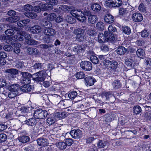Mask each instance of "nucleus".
Returning a JSON list of instances; mask_svg holds the SVG:
<instances>
[{
    "label": "nucleus",
    "instance_id": "nucleus-22",
    "mask_svg": "<svg viewBox=\"0 0 151 151\" xmlns=\"http://www.w3.org/2000/svg\"><path fill=\"white\" fill-rule=\"evenodd\" d=\"M104 34L106 37V39L110 41H113L115 40L114 35L111 32L105 31Z\"/></svg>",
    "mask_w": 151,
    "mask_h": 151
},
{
    "label": "nucleus",
    "instance_id": "nucleus-11",
    "mask_svg": "<svg viewBox=\"0 0 151 151\" xmlns=\"http://www.w3.org/2000/svg\"><path fill=\"white\" fill-rule=\"evenodd\" d=\"M70 48L71 51L74 52V55L76 54H78V53L82 51L83 50V47L80 45H73L71 46Z\"/></svg>",
    "mask_w": 151,
    "mask_h": 151
},
{
    "label": "nucleus",
    "instance_id": "nucleus-29",
    "mask_svg": "<svg viewBox=\"0 0 151 151\" xmlns=\"http://www.w3.org/2000/svg\"><path fill=\"white\" fill-rule=\"evenodd\" d=\"M91 8L94 11L99 12L101 9V6L99 4L96 3L92 4Z\"/></svg>",
    "mask_w": 151,
    "mask_h": 151
},
{
    "label": "nucleus",
    "instance_id": "nucleus-18",
    "mask_svg": "<svg viewBox=\"0 0 151 151\" xmlns=\"http://www.w3.org/2000/svg\"><path fill=\"white\" fill-rule=\"evenodd\" d=\"M17 139L20 142L23 143H26L30 140V138L28 136L24 135L19 137Z\"/></svg>",
    "mask_w": 151,
    "mask_h": 151
},
{
    "label": "nucleus",
    "instance_id": "nucleus-44",
    "mask_svg": "<svg viewBox=\"0 0 151 151\" xmlns=\"http://www.w3.org/2000/svg\"><path fill=\"white\" fill-rule=\"evenodd\" d=\"M90 60L93 63L96 64L98 63L99 60L98 58L96 56L92 55L90 57Z\"/></svg>",
    "mask_w": 151,
    "mask_h": 151
},
{
    "label": "nucleus",
    "instance_id": "nucleus-16",
    "mask_svg": "<svg viewBox=\"0 0 151 151\" xmlns=\"http://www.w3.org/2000/svg\"><path fill=\"white\" fill-rule=\"evenodd\" d=\"M31 32L33 34H38L40 33L42 30L41 27L38 25H36L32 27L30 29Z\"/></svg>",
    "mask_w": 151,
    "mask_h": 151
},
{
    "label": "nucleus",
    "instance_id": "nucleus-25",
    "mask_svg": "<svg viewBox=\"0 0 151 151\" xmlns=\"http://www.w3.org/2000/svg\"><path fill=\"white\" fill-rule=\"evenodd\" d=\"M27 52L29 54L35 55L38 53L39 51L36 48L29 47L27 48Z\"/></svg>",
    "mask_w": 151,
    "mask_h": 151
},
{
    "label": "nucleus",
    "instance_id": "nucleus-30",
    "mask_svg": "<svg viewBox=\"0 0 151 151\" xmlns=\"http://www.w3.org/2000/svg\"><path fill=\"white\" fill-rule=\"evenodd\" d=\"M74 9V8L72 6H68L66 5H63L62 8V9H63L65 12L67 11L68 12H72L75 10Z\"/></svg>",
    "mask_w": 151,
    "mask_h": 151
},
{
    "label": "nucleus",
    "instance_id": "nucleus-47",
    "mask_svg": "<svg viewBox=\"0 0 151 151\" xmlns=\"http://www.w3.org/2000/svg\"><path fill=\"white\" fill-rule=\"evenodd\" d=\"M113 87L116 89L118 88L121 86L119 81L118 80L114 81L113 83Z\"/></svg>",
    "mask_w": 151,
    "mask_h": 151
},
{
    "label": "nucleus",
    "instance_id": "nucleus-3",
    "mask_svg": "<svg viewBox=\"0 0 151 151\" xmlns=\"http://www.w3.org/2000/svg\"><path fill=\"white\" fill-rule=\"evenodd\" d=\"M104 66H109V67L114 70H115L118 66V63L116 61H110L109 60H105L103 62Z\"/></svg>",
    "mask_w": 151,
    "mask_h": 151
},
{
    "label": "nucleus",
    "instance_id": "nucleus-60",
    "mask_svg": "<svg viewBox=\"0 0 151 151\" xmlns=\"http://www.w3.org/2000/svg\"><path fill=\"white\" fill-rule=\"evenodd\" d=\"M43 64L42 63H37L33 66L35 70H39L42 69Z\"/></svg>",
    "mask_w": 151,
    "mask_h": 151
},
{
    "label": "nucleus",
    "instance_id": "nucleus-8",
    "mask_svg": "<svg viewBox=\"0 0 151 151\" xmlns=\"http://www.w3.org/2000/svg\"><path fill=\"white\" fill-rule=\"evenodd\" d=\"M70 134L73 138L78 139L82 136V133L81 131L78 129L71 130L70 132Z\"/></svg>",
    "mask_w": 151,
    "mask_h": 151
},
{
    "label": "nucleus",
    "instance_id": "nucleus-33",
    "mask_svg": "<svg viewBox=\"0 0 151 151\" xmlns=\"http://www.w3.org/2000/svg\"><path fill=\"white\" fill-rule=\"evenodd\" d=\"M25 122V124L29 126H34L36 124L35 119L32 118L26 120Z\"/></svg>",
    "mask_w": 151,
    "mask_h": 151
},
{
    "label": "nucleus",
    "instance_id": "nucleus-39",
    "mask_svg": "<svg viewBox=\"0 0 151 151\" xmlns=\"http://www.w3.org/2000/svg\"><path fill=\"white\" fill-rule=\"evenodd\" d=\"M133 60L130 58H127L126 59L125 61V64L129 68H131L132 67V64Z\"/></svg>",
    "mask_w": 151,
    "mask_h": 151
},
{
    "label": "nucleus",
    "instance_id": "nucleus-63",
    "mask_svg": "<svg viewBox=\"0 0 151 151\" xmlns=\"http://www.w3.org/2000/svg\"><path fill=\"white\" fill-rule=\"evenodd\" d=\"M3 48L5 51L9 52L12 51L13 49L11 45H4Z\"/></svg>",
    "mask_w": 151,
    "mask_h": 151
},
{
    "label": "nucleus",
    "instance_id": "nucleus-12",
    "mask_svg": "<svg viewBox=\"0 0 151 151\" xmlns=\"http://www.w3.org/2000/svg\"><path fill=\"white\" fill-rule=\"evenodd\" d=\"M132 18L134 22H139L142 21L143 19V17L140 13H135L132 14Z\"/></svg>",
    "mask_w": 151,
    "mask_h": 151
},
{
    "label": "nucleus",
    "instance_id": "nucleus-54",
    "mask_svg": "<svg viewBox=\"0 0 151 151\" xmlns=\"http://www.w3.org/2000/svg\"><path fill=\"white\" fill-rule=\"evenodd\" d=\"M42 4H40L39 6H35L33 10L34 11L39 13L41 12V11H42Z\"/></svg>",
    "mask_w": 151,
    "mask_h": 151
},
{
    "label": "nucleus",
    "instance_id": "nucleus-21",
    "mask_svg": "<svg viewBox=\"0 0 151 151\" xmlns=\"http://www.w3.org/2000/svg\"><path fill=\"white\" fill-rule=\"evenodd\" d=\"M20 89L23 92H28L31 91L32 88L31 86L29 84H24L21 87Z\"/></svg>",
    "mask_w": 151,
    "mask_h": 151
},
{
    "label": "nucleus",
    "instance_id": "nucleus-37",
    "mask_svg": "<svg viewBox=\"0 0 151 151\" xmlns=\"http://www.w3.org/2000/svg\"><path fill=\"white\" fill-rule=\"evenodd\" d=\"M96 26L97 29L100 31L104 30L105 28L104 24L101 22H98L96 24Z\"/></svg>",
    "mask_w": 151,
    "mask_h": 151
},
{
    "label": "nucleus",
    "instance_id": "nucleus-64",
    "mask_svg": "<svg viewBox=\"0 0 151 151\" xmlns=\"http://www.w3.org/2000/svg\"><path fill=\"white\" fill-rule=\"evenodd\" d=\"M144 118L147 120H151V112H146L143 115Z\"/></svg>",
    "mask_w": 151,
    "mask_h": 151
},
{
    "label": "nucleus",
    "instance_id": "nucleus-55",
    "mask_svg": "<svg viewBox=\"0 0 151 151\" xmlns=\"http://www.w3.org/2000/svg\"><path fill=\"white\" fill-rule=\"evenodd\" d=\"M47 122L49 124H52L56 121V119L54 117H49L47 119Z\"/></svg>",
    "mask_w": 151,
    "mask_h": 151
},
{
    "label": "nucleus",
    "instance_id": "nucleus-6",
    "mask_svg": "<svg viewBox=\"0 0 151 151\" xmlns=\"http://www.w3.org/2000/svg\"><path fill=\"white\" fill-rule=\"evenodd\" d=\"M5 72L8 74L7 75V77L10 79L16 78V75L18 73V70L14 68L6 69L5 70Z\"/></svg>",
    "mask_w": 151,
    "mask_h": 151
},
{
    "label": "nucleus",
    "instance_id": "nucleus-46",
    "mask_svg": "<svg viewBox=\"0 0 151 151\" xmlns=\"http://www.w3.org/2000/svg\"><path fill=\"white\" fill-rule=\"evenodd\" d=\"M138 9L140 12L144 13L146 11L145 5L143 3H141L139 4L138 7Z\"/></svg>",
    "mask_w": 151,
    "mask_h": 151
},
{
    "label": "nucleus",
    "instance_id": "nucleus-19",
    "mask_svg": "<svg viewBox=\"0 0 151 151\" xmlns=\"http://www.w3.org/2000/svg\"><path fill=\"white\" fill-rule=\"evenodd\" d=\"M106 39V37L105 35L103 33H100L99 34L98 37V42L100 43H104Z\"/></svg>",
    "mask_w": 151,
    "mask_h": 151
},
{
    "label": "nucleus",
    "instance_id": "nucleus-14",
    "mask_svg": "<svg viewBox=\"0 0 151 151\" xmlns=\"http://www.w3.org/2000/svg\"><path fill=\"white\" fill-rule=\"evenodd\" d=\"M51 27H47L44 29L43 33L45 35L48 36H52L55 34V31L54 29Z\"/></svg>",
    "mask_w": 151,
    "mask_h": 151
},
{
    "label": "nucleus",
    "instance_id": "nucleus-10",
    "mask_svg": "<svg viewBox=\"0 0 151 151\" xmlns=\"http://www.w3.org/2000/svg\"><path fill=\"white\" fill-rule=\"evenodd\" d=\"M84 81L86 85L89 86L93 85L94 83L96 81V79L91 76L86 77L84 79Z\"/></svg>",
    "mask_w": 151,
    "mask_h": 151
},
{
    "label": "nucleus",
    "instance_id": "nucleus-41",
    "mask_svg": "<svg viewBox=\"0 0 151 151\" xmlns=\"http://www.w3.org/2000/svg\"><path fill=\"white\" fill-rule=\"evenodd\" d=\"M26 16L29 18L33 19L37 17V15L36 13L31 11L25 14Z\"/></svg>",
    "mask_w": 151,
    "mask_h": 151
},
{
    "label": "nucleus",
    "instance_id": "nucleus-9",
    "mask_svg": "<svg viewBox=\"0 0 151 151\" xmlns=\"http://www.w3.org/2000/svg\"><path fill=\"white\" fill-rule=\"evenodd\" d=\"M107 1L110 6L112 7H119L122 4L121 0H107Z\"/></svg>",
    "mask_w": 151,
    "mask_h": 151
},
{
    "label": "nucleus",
    "instance_id": "nucleus-27",
    "mask_svg": "<svg viewBox=\"0 0 151 151\" xmlns=\"http://www.w3.org/2000/svg\"><path fill=\"white\" fill-rule=\"evenodd\" d=\"M40 25H41L44 27H52V23L50 22L49 21L47 20H43L42 22H40Z\"/></svg>",
    "mask_w": 151,
    "mask_h": 151
},
{
    "label": "nucleus",
    "instance_id": "nucleus-43",
    "mask_svg": "<svg viewBox=\"0 0 151 151\" xmlns=\"http://www.w3.org/2000/svg\"><path fill=\"white\" fill-rule=\"evenodd\" d=\"M56 15L54 13H52L48 14L47 16V19L48 20L53 21L55 20Z\"/></svg>",
    "mask_w": 151,
    "mask_h": 151
},
{
    "label": "nucleus",
    "instance_id": "nucleus-2",
    "mask_svg": "<svg viewBox=\"0 0 151 151\" xmlns=\"http://www.w3.org/2000/svg\"><path fill=\"white\" fill-rule=\"evenodd\" d=\"M103 101L105 102L106 101L109 100L111 102H113L115 99L114 96L110 93L104 92L101 94Z\"/></svg>",
    "mask_w": 151,
    "mask_h": 151
},
{
    "label": "nucleus",
    "instance_id": "nucleus-62",
    "mask_svg": "<svg viewBox=\"0 0 151 151\" xmlns=\"http://www.w3.org/2000/svg\"><path fill=\"white\" fill-rule=\"evenodd\" d=\"M142 37H147L148 36L149 34L147 31L145 29L144 30L139 33Z\"/></svg>",
    "mask_w": 151,
    "mask_h": 151
},
{
    "label": "nucleus",
    "instance_id": "nucleus-20",
    "mask_svg": "<svg viewBox=\"0 0 151 151\" xmlns=\"http://www.w3.org/2000/svg\"><path fill=\"white\" fill-rule=\"evenodd\" d=\"M68 113L65 111H60L55 114V116L58 118H64L67 116Z\"/></svg>",
    "mask_w": 151,
    "mask_h": 151
},
{
    "label": "nucleus",
    "instance_id": "nucleus-26",
    "mask_svg": "<svg viewBox=\"0 0 151 151\" xmlns=\"http://www.w3.org/2000/svg\"><path fill=\"white\" fill-rule=\"evenodd\" d=\"M64 141L59 142L58 143H56V145L57 147L60 150H63L65 149L67 147Z\"/></svg>",
    "mask_w": 151,
    "mask_h": 151
},
{
    "label": "nucleus",
    "instance_id": "nucleus-32",
    "mask_svg": "<svg viewBox=\"0 0 151 151\" xmlns=\"http://www.w3.org/2000/svg\"><path fill=\"white\" fill-rule=\"evenodd\" d=\"M19 19V18L18 16H13L12 17H10L6 19V20L9 22L14 23L18 21Z\"/></svg>",
    "mask_w": 151,
    "mask_h": 151
},
{
    "label": "nucleus",
    "instance_id": "nucleus-17",
    "mask_svg": "<svg viewBox=\"0 0 151 151\" xmlns=\"http://www.w3.org/2000/svg\"><path fill=\"white\" fill-rule=\"evenodd\" d=\"M127 49L123 46H119L116 50V53L120 55H124L127 51Z\"/></svg>",
    "mask_w": 151,
    "mask_h": 151
},
{
    "label": "nucleus",
    "instance_id": "nucleus-24",
    "mask_svg": "<svg viewBox=\"0 0 151 151\" xmlns=\"http://www.w3.org/2000/svg\"><path fill=\"white\" fill-rule=\"evenodd\" d=\"M42 7L43 8H42V11L50 10L53 8L52 4H42Z\"/></svg>",
    "mask_w": 151,
    "mask_h": 151
},
{
    "label": "nucleus",
    "instance_id": "nucleus-56",
    "mask_svg": "<svg viewBox=\"0 0 151 151\" xmlns=\"http://www.w3.org/2000/svg\"><path fill=\"white\" fill-rule=\"evenodd\" d=\"M85 77V74L82 72H78L76 74V78L78 79H82Z\"/></svg>",
    "mask_w": 151,
    "mask_h": 151
},
{
    "label": "nucleus",
    "instance_id": "nucleus-42",
    "mask_svg": "<svg viewBox=\"0 0 151 151\" xmlns=\"http://www.w3.org/2000/svg\"><path fill=\"white\" fill-rule=\"evenodd\" d=\"M20 82L23 84H29L30 83V78H21Z\"/></svg>",
    "mask_w": 151,
    "mask_h": 151
},
{
    "label": "nucleus",
    "instance_id": "nucleus-49",
    "mask_svg": "<svg viewBox=\"0 0 151 151\" xmlns=\"http://www.w3.org/2000/svg\"><path fill=\"white\" fill-rule=\"evenodd\" d=\"M21 35L24 36L25 38L26 39V40H29L31 39V36L30 34H27L26 32L24 31H21L20 32Z\"/></svg>",
    "mask_w": 151,
    "mask_h": 151
},
{
    "label": "nucleus",
    "instance_id": "nucleus-35",
    "mask_svg": "<svg viewBox=\"0 0 151 151\" xmlns=\"http://www.w3.org/2000/svg\"><path fill=\"white\" fill-rule=\"evenodd\" d=\"M64 20L70 24H73L76 22V20L72 17L67 15L65 17Z\"/></svg>",
    "mask_w": 151,
    "mask_h": 151
},
{
    "label": "nucleus",
    "instance_id": "nucleus-51",
    "mask_svg": "<svg viewBox=\"0 0 151 151\" xmlns=\"http://www.w3.org/2000/svg\"><path fill=\"white\" fill-rule=\"evenodd\" d=\"M76 38L77 40L79 42L83 41L85 39V37L84 35L77 34Z\"/></svg>",
    "mask_w": 151,
    "mask_h": 151
},
{
    "label": "nucleus",
    "instance_id": "nucleus-5",
    "mask_svg": "<svg viewBox=\"0 0 151 151\" xmlns=\"http://www.w3.org/2000/svg\"><path fill=\"white\" fill-rule=\"evenodd\" d=\"M37 77L33 78L34 80L37 82H40L41 83L44 81L45 78V72L43 70H41L36 73Z\"/></svg>",
    "mask_w": 151,
    "mask_h": 151
},
{
    "label": "nucleus",
    "instance_id": "nucleus-53",
    "mask_svg": "<svg viewBox=\"0 0 151 151\" xmlns=\"http://www.w3.org/2000/svg\"><path fill=\"white\" fill-rule=\"evenodd\" d=\"M21 74L22 76V77L21 78H30L32 76L31 74L27 72H22Z\"/></svg>",
    "mask_w": 151,
    "mask_h": 151
},
{
    "label": "nucleus",
    "instance_id": "nucleus-40",
    "mask_svg": "<svg viewBox=\"0 0 151 151\" xmlns=\"http://www.w3.org/2000/svg\"><path fill=\"white\" fill-rule=\"evenodd\" d=\"M122 30L124 33L127 35H129L131 32L130 28L127 26L123 27L122 28Z\"/></svg>",
    "mask_w": 151,
    "mask_h": 151
},
{
    "label": "nucleus",
    "instance_id": "nucleus-7",
    "mask_svg": "<svg viewBox=\"0 0 151 151\" xmlns=\"http://www.w3.org/2000/svg\"><path fill=\"white\" fill-rule=\"evenodd\" d=\"M80 65L83 69L87 71L91 70L92 68L91 63L90 62L87 61H82L80 63Z\"/></svg>",
    "mask_w": 151,
    "mask_h": 151
},
{
    "label": "nucleus",
    "instance_id": "nucleus-23",
    "mask_svg": "<svg viewBox=\"0 0 151 151\" xmlns=\"http://www.w3.org/2000/svg\"><path fill=\"white\" fill-rule=\"evenodd\" d=\"M98 19L96 15L91 14L88 17V22L92 24H94L97 22Z\"/></svg>",
    "mask_w": 151,
    "mask_h": 151
},
{
    "label": "nucleus",
    "instance_id": "nucleus-45",
    "mask_svg": "<svg viewBox=\"0 0 151 151\" xmlns=\"http://www.w3.org/2000/svg\"><path fill=\"white\" fill-rule=\"evenodd\" d=\"M26 43L29 45H35L38 44V42L32 39H31L29 40H26Z\"/></svg>",
    "mask_w": 151,
    "mask_h": 151
},
{
    "label": "nucleus",
    "instance_id": "nucleus-31",
    "mask_svg": "<svg viewBox=\"0 0 151 151\" xmlns=\"http://www.w3.org/2000/svg\"><path fill=\"white\" fill-rule=\"evenodd\" d=\"M133 113L136 115L138 114L142 111V110L141 107L139 106H135L133 108Z\"/></svg>",
    "mask_w": 151,
    "mask_h": 151
},
{
    "label": "nucleus",
    "instance_id": "nucleus-59",
    "mask_svg": "<svg viewBox=\"0 0 151 151\" xmlns=\"http://www.w3.org/2000/svg\"><path fill=\"white\" fill-rule=\"evenodd\" d=\"M77 95V93L76 91H73L68 95V97L70 99H74Z\"/></svg>",
    "mask_w": 151,
    "mask_h": 151
},
{
    "label": "nucleus",
    "instance_id": "nucleus-52",
    "mask_svg": "<svg viewBox=\"0 0 151 151\" xmlns=\"http://www.w3.org/2000/svg\"><path fill=\"white\" fill-rule=\"evenodd\" d=\"M8 94V97L10 98H12L15 97L18 94L17 92L10 91Z\"/></svg>",
    "mask_w": 151,
    "mask_h": 151
},
{
    "label": "nucleus",
    "instance_id": "nucleus-61",
    "mask_svg": "<svg viewBox=\"0 0 151 151\" xmlns=\"http://www.w3.org/2000/svg\"><path fill=\"white\" fill-rule=\"evenodd\" d=\"M76 106L78 109H82L84 107L83 103L81 101H79L77 102L76 104Z\"/></svg>",
    "mask_w": 151,
    "mask_h": 151
},
{
    "label": "nucleus",
    "instance_id": "nucleus-1",
    "mask_svg": "<svg viewBox=\"0 0 151 151\" xmlns=\"http://www.w3.org/2000/svg\"><path fill=\"white\" fill-rule=\"evenodd\" d=\"M48 113L46 110H43L41 109L36 110L34 114V117L36 119H43L46 117Z\"/></svg>",
    "mask_w": 151,
    "mask_h": 151
},
{
    "label": "nucleus",
    "instance_id": "nucleus-28",
    "mask_svg": "<svg viewBox=\"0 0 151 151\" xmlns=\"http://www.w3.org/2000/svg\"><path fill=\"white\" fill-rule=\"evenodd\" d=\"M19 86L18 84H12L8 87V89L9 91L16 92H17V91L19 89Z\"/></svg>",
    "mask_w": 151,
    "mask_h": 151
},
{
    "label": "nucleus",
    "instance_id": "nucleus-36",
    "mask_svg": "<svg viewBox=\"0 0 151 151\" xmlns=\"http://www.w3.org/2000/svg\"><path fill=\"white\" fill-rule=\"evenodd\" d=\"M107 144V142L102 140H100L97 143V146L100 148H103L106 146Z\"/></svg>",
    "mask_w": 151,
    "mask_h": 151
},
{
    "label": "nucleus",
    "instance_id": "nucleus-38",
    "mask_svg": "<svg viewBox=\"0 0 151 151\" xmlns=\"http://www.w3.org/2000/svg\"><path fill=\"white\" fill-rule=\"evenodd\" d=\"M21 46V45L19 43H16L15 44L14 52L16 54L19 53L20 51L19 47Z\"/></svg>",
    "mask_w": 151,
    "mask_h": 151
},
{
    "label": "nucleus",
    "instance_id": "nucleus-50",
    "mask_svg": "<svg viewBox=\"0 0 151 151\" xmlns=\"http://www.w3.org/2000/svg\"><path fill=\"white\" fill-rule=\"evenodd\" d=\"M52 89L56 91H62V90L60 88V86L59 84H54L52 86Z\"/></svg>",
    "mask_w": 151,
    "mask_h": 151
},
{
    "label": "nucleus",
    "instance_id": "nucleus-34",
    "mask_svg": "<svg viewBox=\"0 0 151 151\" xmlns=\"http://www.w3.org/2000/svg\"><path fill=\"white\" fill-rule=\"evenodd\" d=\"M136 54L138 57L142 58L144 56L145 52L143 49L139 48L136 51Z\"/></svg>",
    "mask_w": 151,
    "mask_h": 151
},
{
    "label": "nucleus",
    "instance_id": "nucleus-15",
    "mask_svg": "<svg viewBox=\"0 0 151 151\" xmlns=\"http://www.w3.org/2000/svg\"><path fill=\"white\" fill-rule=\"evenodd\" d=\"M104 19L105 22L109 24L112 23L114 20V17L110 14H106L104 16Z\"/></svg>",
    "mask_w": 151,
    "mask_h": 151
},
{
    "label": "nucleus",
    "instance_id": "nucleus-57",
    "mask_svg": "<svg viewBox=\"0 0 151 151\" xmlns=\"http://www.w3.org/2000/svg\"><path fill=\"white\" fill-rule=\"evenodd\" d=\"M33 9L32 6L29 4H27L24 6V9L27 12L32 11Z\"/></svg>",
    "mask_w": 151,
    "mask_h": 151
},
{
    "label": "nucleus",
    "instance_id": "nucleus-48",
    "mask_svg": "<svg viewBox=\"0 0 151 151\" xmlns=\"http://www.w3.org/2000/svg\"><path fill=\"white\" fill-rule=\"evenodd\" d=\"M6 35L8 36L13 35L14 33V31L11 28L8 29L5 32Z\"/></svg>",
    "mask_w": 151,
    "mask_h": 151
},
{
    "label": "nucleus",
    "instance_id": "nucleus-13",
    "mask_svg": "<svg viewBox=\"0 0 151 151\" xmlns=\"http://www.w3.org/2000/svg\"><path fill=\"white\" fill-rule=\"evenodd\" d=\"M37 144L40 146L45 147L48 145H49L48 140L43 137L38 138L37 139Z\"/></svg>",
    "mask_w": 151,
    "mask_h": 151
},
{
    "label": "nucleus",
    "instance_id": "nucleus-58",
    "mask_svg": "<svg viewBox=\"0 0 151 151\" xmlns=\"http://www.w3.org/2000/svg\"><path fill=\"white\" fill-rule=\"evenodd\" d=\"M64 141L65 142L66 146H71L73 143V140L70 138H67L65 139Z\"/></svg>",
    "mask_w": 151,
    "mask_h": 151
},
{
    "label": "nucleus",
    "instance_id": "nucleus-4",
    "mask_svg": "<svg viewBox=\"0 0 151 151\" xmlns=\"http://www.w3.org/2000/svg\"><path fill=\"white\" fill-rule=\"evenodd\" d=\"M72 15L75 17L79 21L83 22L86 19V17L84 16L82 11L74 10L71 13Z\"/></svg>",
    "mask_w": 151,
    "mask_h": 151
}]
</instances>
